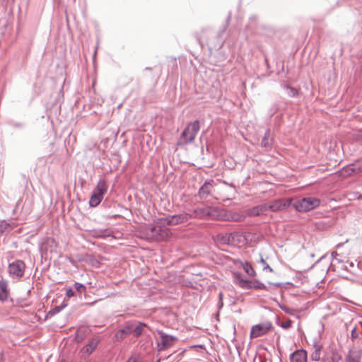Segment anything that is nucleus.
Segmentation results:
<instances>
[{"instance_id":"1","label":"nucleus","mask_w":362,"mask_h":362,"mask_svg":"<svg viewBox=\"0 0 362 362\" xmlns=\"http://www.w3.org/2000/svg\"><path fill=\"white\" fill-rule=\"evenodd\" d=\"M164 223V219L158 220L153 226H141L139 228L141 237L148 240H167L172 236V233Z\"/></svg>"},{"instance_id":"2","label":"nucleus","mask_w":362,"mask_h":362,"mask_svg":"<svg viewBox=\"0 0 362 362\" xmlns=\"http://www.w3.org/2000/svg\"><path fill=\"white\" fill-rule=\"evenodd\" d=\"M199 130V122L198 121H194L188 124L185 129L182 133L177 144L186 145L193 141Z\"/></svg>"},{"instance_id":"3","label":"nucleus","mask_w":362,"mask_h":362,"mask_svg":"<svg viewBox=\"0 0 362 362\" xmlns=\"http://www.w3.org/2000/svg\"><path fill=\"white\" fill-rule=\"evenodd\" d=\"M107 190V185L106 182L104 180H99L89 201L90 206H97L103 200Z\"/></svg>"},{"instance_id":"4","label":"nucleus","mask_w":362,"mask_h":362,"mask_svg":"<svg viewBox=\"0 0 362 362\" xmlns=\"http://www.w3.org/2000/svg\"><path fill=\"white\" fill-rule=\"evenodd\" d=\"M221 240L225 244L238 246H243L247 243L246 235L240 232L226 233L223 235Z\"/></svg>"},{"instance_id":"5","label":"nucleus","mask_w":362,"mask_h":362,"mask_svg":"<svg viewBox=\"0 0 362 362\" xmlns=\"http://www.w3.org/2000/svg\"><path fill=\"white\" fill-rule=\"evenodd\" d=\"M320 200L314 197L303 198L294 204L296 209L300 212H305L314 209L320 205Z\"/></svg>"},{"instance_id":"6","label":"nucleus","mask_w":362,"mask_h":362,"mask_svg":"<svg viewBox=\"0 0 362 362\" xmlns=\"http://www.w3.org/2000/svg\"><path fill=\"white\" fill-rule=\"evenodd\" d=\"M160 339L158 341L157 346L159 351H163L172 347L178 340L176 337L168 335L162 331H159Z\"/></svg>"},{"instance_id":"7","label":"nucleus","mask_w":362,"mask_h":362,"mask_svg":"<svg viewBox=\"0 0 362 362\" xmlns=\"http://www.w3.org/2000/svg\"><path fill=\"white\" fill-rule=\"evenodd\" d=\"M189 215L192 216V218H217L218 217L217 209L211 207L198 208L194 211V214Z\"/></svg>"},{"instance_id":"8","label":"nucleus","mask_w":362,"mask_h":362,"mask_svg":"<svg viewBox=\"0 0 362 362\" xmlns=\"http://www.w3.org/2000/svg\"><path fill=\"white\" fill-rule=\"evenodd\" d=\"M362 172V160L349 165L338 172L340 177H348L354 174Z\"/></svg>"},{"instance_id":"9","label":"nucleus","mask_w":362,"mask_h":362,"mask_svg":"<svg viewBox=\"0 0 362 362\" xmlns=\"http://www.w3.org/2000/svg\"><path fill=\"white\" fill-rule=\"evenodd\" d=\"M25 269V264L21 260H16L8 266L9 274L17 278H21L23 276Z\"/></svg>"},{"instance_id":"10","label":"nucleus","mask_w":362,"mask_h":362,"mask_svg":"<svg viewBox=\"0 0 362 362\" xmlns=\"http://www.w3.org/2000/svg\"><path fill=\"white\" fill-rule=\"evenodd\" d=\"M271 328L272 324L270 322H264L254 325L251 329L250 337L252 338L259 337L268 332Z\"/></svg>"},{"instance_id":"11","label":"nucleus","mask_w":362,"mask_h":362,"mask_svg":"<svg viewBox=\"0 0 362 362\" xmlns=\"http://www.w3.org/2000/svg\"><path fill=\"white\" fill-rule=\"evenodd\" d=\"M190 218H192V216H190L189 214H181L169 216L163 219L164 223H167L168 226H175L187 222Z\"/></svg>"},{"instance_id":"12","label":"nucleus","mask_w":362,"mask_h":362,"mask_svg":"<svg viewBox=\"0 0 362 362\" xmlns=\"http://www.w3.org/2000/svg\"><path fill=\"white\" fill-rule=\"evenodd\" d=\"M291 199H281L275 200L267 204V210L270 209L272 211H277L287 209L291 205Z\"/></svg>"},{"instance_id":"13","label":"nucleus","mask_w":362,"mask_h":362,"mask_svg":"<svg viewBox=\"0 0 362 362\" xmlns=\"http://www.w3.org/2000/svg\"><path fill=\"white\" fill-rule=\"evenodd\" d=\"M240 285L245 288H255V289H264L265 288L264 285L256 280L249 281V280H241L240 281Z\"/></svg>"},{"instance_id":"14","label":"nucleus","mask_w":362,"mask_h":362,"mask_svg":"<svg viewBox=\"0 0 362 362\" xmlns=\"http://www.w3.org/2000/svg\"><path fill=\"white\" fill-rule=\"evenodd\" d=\"M341 356L334 350H329L326 352L322 359V362H339Z\"/></svg>"},{"instance_id":"15","label":"nucleus","mask_w":362,"mask_h":362,"mask_svg":"<svg viewBox=\"0 0 362 362\" xmlns=\"http://www.w3.org/2000/svg\"><path fill=\"white\" fill-rule=\"evenodd\" d=\"M362 351L360 349L350 350L346 357V362H361Z\"/></svg>"},{"instance_id":"16","label":"nucleus","mask_w":362,"mask_h":362,"mask_svg":"<svg viewBox=\"0 0 362 362\" xmlns=\"http://www.w3.org/2000/svg\"><path fill=\"white\" fill-rule=\"evenodd\" d=\"M99 343V340L97 339H91L88 344L84 346L82 349L81 350V352L82 354L85 355H90L93 353V351L96 349Z\"/></svg>"},{"instance_id":"17","label":"nucleus","mask_w":362,"mask_h":362,"mask_svg":"<svg viewBox=\"0 0 362 362\" xmlns=\"http://www.w3.org/2000/svg\"><path fill=\"white\" fill-rule=\"evenodd\" d=\"M291 362H307V353L304 350L295 351L291 356Z\"/></svg>"},{"instance_id":"18","label":"nucleus","mask_w":362,"mask_h":362,"mask_svg":"<svg viewBox=\"0 0 362 362\" xmlns=\"http://www.w3.org/2000/svg\"><path fill=\"white\" fill-rule=\"evenodd\" d=\"M267 211V204L259 205L250 209L249 214L250 216H259Z\"/></svg>"},{"instance_id":"19","label":"nucleus","mask_w":362,"mask_h":362,"mask_svg":"<svg viewBox=\"0 0 362 362\" xmlns=\"http://www.w3.org/2000/svg\"><path fill=\"white\" fill-rule=\"evenodd\" d=\"M8 297L7 284L4 281H0V300H5Z\"/></svg>"},{"instance_id":"20","label":"nucleus","mask_w":362,"mask_h":362,"mask_svg":"<svg viewBox=\"0 0 362 362\" xmlns=\"http://www.w3.org/2000/svg\"><path fill=\"white\" fill-rule=\"evenodd\" d=\"M322 346L315 344L314 346V351L311 354L310 358L313 361H318L320 359Z\"/></svg>"},{"instance_id":"21","label":"nucleus","mask_w":362,"mask_h":362,"mask_svg":"<svg viewBox=\"0 0 362 362\" xmlns=\"http://www.w3.org/2000/svg\"><path fill=\"white\" fill-rule=\"evenodd\" d=\"M130 333V329L129 327H127L126 329H122L118 330L115 334V337L118 340H122L125 337Z\"/></svg>"},{"instance_id":"22","label":"nucleus","mask_w":362,"mask_h":362,"mask_svg":"<svg viewBox=\"0 0 362 362\" xmlns=\"http://www.w3.org/2000/svg\"><path fill=\"white\" fill-rule=\"evenodd\" d=\"M212 187H213L211 183H205L199 189V194L201 196H204L205 194H209L211 191Z\"/></svg>"},{"instance_id":"23","label":"nucleus","mask_w":362,"mask_h":362,"mask_svg":"<svg viewBox=\"0 0 362 362\" xmlns=\"http://www.w3.org/2000/svg\"><path fill=\"white\" fill-rule=\"evenodd\" d=\"M261 144L264 148H270L271 147V141H270V133L268 130L265 134L262 140Z\"/></svg>"},{"instance_id":"24","label":"nucleus","mask_w":362,"mask_h":362,"mask_svg":"<svg viewBox=\"0 0 362 362\" xmlns=\"http://www.w3.org/2000/svg\"><path fill=\"white\" fill-rule=\"evenodd\" d=\"M146 327L145 324L139 323L134 329V334L136 337H139L141 335L144 331V327Z\"/></svg>"},{"instance_id":"25","label":"nucleus","mask_w":362,"mask_h":362,"mask_svg":"<svg viewBox=\"0 0 362 362\" xmlns=\"http://www.w3.org/2000/svg\"><path fill=\"white\" fill-rule=\"evenodd\" d=\"M244 269L245 271V272L250 275V276H255V270L253 269V268L251 267V265L248 264H246L245 266H244Z\"/></svg>"},{"instance_id":"26","label":"nucleus","mask_w":362,"mask_h":362,"mask_svg":"<svg viewBox=\"0 0 362 362\" xmlns=\"http://www.w3.org/2000/svg\"><path fill=\"white\" fill-rule=\"evenodd\" d=\"M93 236L98 237V238H100V237L103 238V237L109 236V234H106L105 232L98 231V230H94L93 232Z\"/></svg>"},{"instance_id":"27","label":"nucleus","mask_w":362,"mask_h":362,"mask_svg":"<svg viewBox=\"0 0 362 362\" xmlns=\"http://www.w3.org/2000/svg\"><path fill=\"white\" fill-rule=\"evenodd\" d=\"M74 287L80 293L83 292L86 290V287L80 283H75Z\"/></svg>"},{"instance_id":"28","label":"nucleus","mask_w":362,"mask_h":362,"mask_svg":"<svg viewBox=\"0 0 362 362\" xmlns=\"http://www.w3.org/2000/svg\"><path fill=\"white\" fill-rule=\"evenodd\" d=\"M66 295L68 298H71L74 295V293L71 288H69L66 290Z\"/></svg>"},{"instance_id":"29","label":"nucleus","mask_w":362,"mask_h":362,"mask_svg":"<svg viewBox=\"0 0 362 362\" xmlns=\"http://www.w3.org/2000/svg\"><path fill=\"white\" fill-rule=\"evenodd\" d=\"M127 362H140V360L139 357L132 356L129 358Z\"/></svg>"},{"instance_id":"30","label":"nucleus","mask_w":362,"mask_h":362,"mask_svg":"<svg viewBox=\"0 0 362 362\" xmlns=\"http://www.w3.org/2000/svg\"><path fill=\"white\" fill-rule=\"evenodd\" d=\"M62 308L63 307H60V306H57V307L54 308L52 310L53 313H57L59 312L62 310Z\"/></svg>"},{"instance_id":"31","label":"nucleus","mask_w":362,"mask_h":362,"mask_svg":"<svg viewBox=\"0 0 362 362\" xmlns=\"http://www.w3.org/2000/svg\"><path fill=\"white\" fill-rule=\"evenodd\" d=\"M79 332H80V330H78V331L77 334H76V340H77L78 341H81V340L83 339H82V337H79Z\"/></svg>"},{"instance_id":"32","label":"nucleus","mask_w":362,"mask_h":362,"mask_svg":"<svg viewBox=\"0 0 362 362\" xmlns=\"http://www.w3.org/2000/svg\"><path fill=\"white\" fill-rule=\"evenodd\" d=\"M290 325H291V322H287L284 323V327L286 328V327H290Z\"/></svg>"},{"instance_id":"33","label":"nucleus","mask_w":362,"mask_h":362,"mask_svg":"<svg viewBox=\"0 0 362 362\" xmlns=\"http://www.w3.org/2000/svg\"><path fill=\"white\" fill-rule=\"evenodd\" d=\"M3 361H4L3 355L1 353H0V362H3Z\"/></svg>"},{"instance_id":"34","label":"nucleus","mask_w":362,"mask_h":362,"mask_svg":"<svg viewBox=\"0 0 362 362\" xmlns=\"http://www.w3.org/2000/svg\"><path fill=\"white\" fill-rule=\"evenodd\" d=\"M219 298H220V300H222V298H223V293H219Z\"/></svg>"},{"instance_id":"35","label":"nucleus","mask_w":362,"mask_h":362,"mask_svg":"<svg viewBox=\"0 0 362 362\" xmlns=\"http://www.w3.org/2000/svg\"><path fill=\"white\" fill-rule=\"evenodd\" d=\"M259 362H266L265 361L260 360Z\"/></svg>"},{"instance_id":"36","label":"nucleus","mask_w":362,"mask_h":362,"mask_svg":"<svg viewBox=\"0 0 362 362\" xmlns=\"http://www.w3.org/2000/svg\"><path fill=\"white\" fill-rule=\"evenodd\" d=\"M261 261H262L263 263L264 262V259H263L262 258L261 259Z\"/></svg>"},{"instance_id":"37","label":"nucleus","mask_w":362,"mask_h":362,"mask_svg":"<svg viewBox=\"0 0 362 362\" xmlns=\"http://www.w3.org/2000/svg\"><path fill=\"white\" fill-rule=\"evenodd\" d=\"M59 362H65L64 360H61Z\"/></svg>"}]
</instances>
